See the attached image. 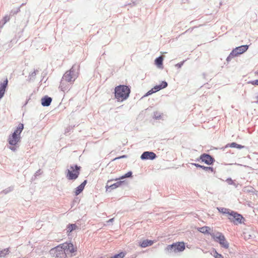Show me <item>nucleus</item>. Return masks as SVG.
I'll return each instance as SVG.
<instances>
[{"label": "nucleus", "instance_id": "nucleus-34", "mask_svg": "<svg viewBox=\"0 0 258 258\" xmlns=\"http://www.w3.org/2000/svg\"><path fill=\"white\" fill-rule=\"evenodd\" d=\"M220 245L225 248H228L229 247V243L228 241L225 239L224 241L222 242L221 243H220Z\"/></svg>", "mask_w": 258, "mask_h": 258}, {"label": "nucleus", "instance_id": "nucleus-38", "mask_svg": "<svg viewBox=\"0 0 258 258\" xmlns=\"http://www.w3.org/2000/svg\"><path fill=\"white\" fill-rule=\"evenodd\" d=\"M248 83L252 85L258 86V79L255 80L249 81V82H248Z\"/></svg>", "mask_w": 258, "mask_h": 258}, {"label": "nucleus", "instance_id": "nucleus-8", "mask_svg": "<svg viewBox=\"0 0 258 258\" xmlns=\"http://www.w3.org/2000/svg\"><path fill=\"white\" fill-rule=\"evenodd\" d=\"M200 159H201V162H204L208 165H212L215 161L214 158L207 153L202 154L200 156Z\"/></svg>", "mask_w": 258, "mask_h": 258}, {"label": "nucleus", "instance_id": "nucleus-29", "mask_svg": "<svg viewBox=\"0 0 258 258\" xmlns=\"http://www.w3.org/2000/svg\"><path fill=\"white\" fill-rule=\"evenodd\" d=\"M218 211L223 214H227L228 215V213H229V212H231V210L225 208H218Z\"/></svg>", "mask_w": 258, "mask_h": 258}, {"label": "nucleus", "instance_id": "nucleus-30", "mask_svg": "<svg viewBox=\"0 0 258 258\" xmlns=\"http://www.w3.org/2000/svg\"><path fill=\"white\" fill-rule=\"evenodd\" d=\"M226 181L229 185H233L235 186V187H237L238 184H236L234 181L231 178L229 177L227 178Z\"/></svg>", "mask_w": 258, "mask_h": 258}, {"label": "nucleus", "instance_id": "nucleus-15", "mask_svg": "<svg viewBox=\"0 0 258 258\" xmlns=\"http://www.w3.org/2000/svg\"><path fill=\"white\" fill-rule=\"evenodd\" d=\"M52 100V99L51 97L47 95H45L44 97H43L41 99V105L44 107H48L50 105Z\"/></svg>", "mask_w": 258, "mask_h": 258}, {"label": "nucleus", "instance_id": "nucleus-27", "mask_svg": "<svg viewBox=\"0 0 258 258\" xmlns=\"http://www.w3.org/2000/svg\"><path fill=\"white\" fill-rule=\"evenodd\" d=\"M84 189V188L82 186L79 185L75 189V195L76 196L79 195L83 191Z\"/></svg>", "mask_w": 258, "mask_h": 258}, {"label": "nucleus", "instance_id": "nucleus-51", "mask_svg": "<svg viewBox=\"0 0 258 258\" xmlns=\"http://www.w3.org/2000/svg\"><path fill=\"white\" fill-rule=\"evenodd\" d=\"M131 258H135V257H131Z\"/></svg>", "mask_w": 258, "mask_h": 258}, {"label": "nucleus", "instance_id": "nucleus-43", "mask_svg": "<svg viewBox=\"0 0 258 258\" xmlns=\"http://www.w3.org/2000/svg\"><path fill=\"white\" fill-rule=\"evenodd\" d=\"M9 149L15 152L17 150V147L16 146H11L9 147Z\"/></svg>", "mask_w": 258, "mask_h": 258}, {"label": "nucleus", "instance_id": "nucleus-19", "mask_svg": "<svg viewBox=\"0 0 258 258\" xmlns=\"http://www.w3.org/2000/svg\"><path fill=\"white\" fill-rule=\"evenodd\" d=\"M210 230L211 228L208 226H203L199 228L198 229V230L202 233L211 235V234H212V233L210 232Z\"/></svg>", "mask_w": 258, "mask_h": 258}, {"label": "nucleus", "instance_id": "nucleus-47", "mask_svg": "<svg viewBox=\"0 0 258 258\" xmlns=\"http://www.w3.org/2000/svg\"><path fill=\"white\" fill-rule=\"evenodd\" d=\"M39 174H40V170H38V171H36V172L35 173V176Z\"/></svg>", "mask_w": 258, "mask_h": 258}, {"label": "nucleus", "instance_id": "nucleus-10", "mask_svg": "<svg viewBox=\"0 0 258 258\" xmlns=\"http://www.w3.org/2000/svg\"><path fill=\"white\" fill-rule=\"evenodd\" d=\"M156 157V154L155 153L151 151H145L142 154L140 157L141 159L142 160H153L155 159Z\"/></svg>", "mask_w": 258, "mask_h": 258}, {"label": "nucleus", "instance_id": "nucleus-32", "mask_svg": "<svg viewBox=\"0 0 258 258\" xmlns=\"http://www.w3.org/2000/svg\"><path fill=\"white\" fill-rule=\"evenodd\" d=\"M234 57H236L235 54L231 51L229 55L227 56L226 58V61L228 62H229L231 59Z\"/></svg>", "mask_w": 258, "mask_h": 258}, {"label": "nucleus", "instance_id": "nucleus-44", "mask_svg": "<svg viewBox=\"0 0 258 258\" xmlns=\"http://www.w3.org/2000/svg\"><path fill=\"white\" fill-rule=\"evenodd\" d=\"M87 183V180H85L84 181L80 184L81 186H82L84 188H85V185H86Z\"/></svg>", "mask_w": 258, "mask_h": 258}, {"label": "nucleus", "instance_id": "nucleus-35", "mask_svg": "<svg viewBox=\"0 0 258 258\" xmlns=\"http://www.w3.org/2000/svg\"><path fill=\"white\" fill-rule=\"evenodd\" d=\"M213 255L215 258H223V256L221 254L218 253L216 250L213 251Z\"/></svg>", "mask_w": 258, "mask_h": 258}, {"label": "nucleus", "instance_id": "nucleus-22", "mask_svg": "<svg viewBox=\"0 0 258 258\" xmlns=\"http://www.w3.org/2000/svg\"><path fill=\"white\" fill-rule=\"evenodd\" d=\"M132 176H133V172H132V171H130L128 172H127V173H126L125 174H124L123 175L120 176L118 178L115 179V180H117L118 179L120 180V179H124L125 178L132 177Z\"/></svg>", "mask_w": 258, "mask_h": 258}, {"label": "nucleus", "instance_id": "nucleus-17", "mask_svg": "<svg viewBox=\"0 0 258 258\" xmlns=\"http://www.w3.org/2000/svg\"><path fill=\"white\" fill-rule=\"evenodd\" d=\"M154 243V241L149 239H146L140 242L139 245L143 248L151 246Z\"/></svg>", "mask_w": 258, "mask_h": 258}, {"label": "nucleus", "instance_id": "nucleus-49", "mask_svg": "<svg viewBox=\"0 0 258 258\" xmlns=\"http://www.w3.org/2000/svg\"><path fill=\"white\" fill-rule=\"evenodd\" d=\"M196 161H201V159H200V157L198 158H197L196 160H195Z\"/></svg>", "mask_w": 258, "mask_h": 258}, {"label": "nucleus", "instance_id": "nucleus-5", "mask_svg": "<svg viewBox=\"0 0 258 258\" xmlns=\"http://www.w3.org/2000/svg\"><path fill=\"white\" fill-rule=\"evenodd\" d=\"M185 248V244L183 242H177L168 245L166 248V250L170 253H177L183 251Z\"/></svg>", "mask_w": 258, "mask_h": 258}, {"label": "nucleus", "instance_id": "nucleus-16", "mask_svg": "<svg viewBox=\"0 0 258 258\" xmlns=\"http://www.w3.org/2000/svg\"><path fill=\"white\" fill-rule=\"evenodd\" d=\"M191 164L197 168H200L204 169L205 171H210L212 172H214V169L212 167L210 166H205L204 165H200L198 163H191Z\"/></svg>", "mask_w": 258, "mask_h": 258}, {"label": "nucleus", "instance_id": "nucleus-13", "mask_svg": "<svg viewBox=\"0 0 258 258\" xmlns=\"http://www.w3.org/2000/svg\"><path fill=\"white\" fill-rule=\"evenodd\" d=\"M211 236L215 241L218 242L219 244L224 241L226 239L224 235L220 232H217L216 235H215L214 233H212V234H211Z\"/></svg>", "mask_w": 258, "mask_h": 258}, {"label": "nucleus", "instance_id": "nucleus-23", "mask_svg": "<svg viewBox=\"0 0 258 258\" xmlns=\"http://www.w3.org/2000/svg\"><path fill=\"white\" fill-rule=\"evenodd\" d=\"M38 72L37 70H34V71L29 74V81H33L35 79V76L36 75L37 73Z\"/></svg>", "mask_w": 258, "mask_h": 258}, {"label": "nucleus", "instance_id": "nucleus-6", "mask_svg": "<svg viewBox=\"0 0 258 258\" xmlns=\"http://www.w3.org/2000/svg\"><path fill=\"white\" fill-rule=\"evenodd\" d=\"M55 251H59V253L56 254V256H58V254H60V252H68L69 251L70 253H74L77 251V250L74 248V245L71 242H66L61 244L60 246H57L55 247Z\"/></svg>", "mask_w": 258, "mask_h": 258}, {"label": "nucleus", "instance_id": "nucleus-14", "mask_svg": "<svg viewBox=\"0 0 258 258\" xmlns=\"http://www.w3.org/2000/svg\"><path fill=\"white\" fill-rule=\"evenodd\" d=\"M8 85V80L7 79H6L3 82L0 83V100L4 96Z\"/></svg>", "mask_w": 258, "mask_h": 258}, {"label": "nucleus", "instance_id": "nucleus-33", "mask_svg": "<svg viewBox=\"0 0 258 258\" xmlns=\"http://www.w3.org/2000/svg\"><path fill=\"white\" fill-rule=\"evenodd\" d=\"M158 85L160 87V88L162 90L163 89H164V88H166L168 86V83H167V82L166 81H163Z\"/></svg>", "mask_w": 258, "mask_h": 258}, {"label": "nucleus", "instance_id": "nucleus-40", "mask_svg": "<svg viewBox=\"0 0 258 258\" xmlns=\"http://www.w3.org/2000/svg\"><path fill=\"white\" fill-rule=\"evenodd\" d=\"M155 92H154L153 91V89L152 88L151 90H150L149 91H148L146 94L144 96V97H147L151 94H152L153 93H154Z\"/></svg>", "mask_w": 258, "mask_h": 258}, {"label": "nucleus", "instance_id": "nucleus-39", "mask_svg": "<svg viewBox=\"0 0 258 258\" xmlns=\"http://www.w3.org/2000/svg\"><path fill=\"white\" fill-rule=\"evenodd\" d=\"M153 91L155 93L161 90V88H160V87L158 85H156L155 86H154L153 88Z\"/></svg>", "mask_w": 258, "mask_h": 258}, {"label": "nucleus", "instance_id": "nucleus-4", "mask_svg": "<svg viewBox=\"0 0 258 258\" xmlns=\"http://www.w3.org/2000/svg\"><path fill=\"white\" fill-rule=\"evenodd\" d=\"M81 167L75 164L70 166V169H67L66 171V176L68 180H75L77 179L80 173Z\"/></svg>", "mask_w": 258, "mask_h": 258}, {"label": "nucleus", "instance_id": "nucleus-18", "mask_svg": "<svg viewBox=\"0 0 258 258\" xmlns=\"http://www.w3.org/2000/svg\"><path fill=\"white\" fill-rule=\"evenodd\" d=\"M163 57L161 56H159L156 58L155 59V64L157 66L158 68H163Z\"/></svg>", "mask_w": 258, "mask_h": 258}, {"label": "nucleus", "instance_id": "nucleus-37", "mask_svg": "<svg viewBox=\"0 0 258 258\" xmlns=\"http://www.w3.org/2000/svg\"><path fill=\"white\" fill-rule=\"evenodd\" d=\"M244 191H246L248 193H254V188L252 187L249 188L244 187Z\"/></svg>", "mask_w": 258, "mask_h": 258}, {"label": "nucleus", "instance_id": "nucleus-24", "mask_svg": "<svg viewBox=\"0 0 258 258\" xmlns=\"http://www.w3.org/2000/svg\"><path fill=\"white\" fill-rule=\"evenodd\" d=\"M14 189V186L13 185L10 186L9 187L3 190L1 194H3L4 195H7L9 192L12 191Z\"/></svg>", "mask_w": 258, "mask_h": 258}, {"label": "nucleus", "instance_id": "nucleus-21", "mask_svg": "<svg viewBox=\"0 0 258 258\" xmlns=\"http://www.w3.org/2000/svg\"><path fill=\"white\" fill-rule=\"evenodd\" d=\"M231 147V148H237L239 149H241L245 148L244 146H242L241 145L238 144L235 142H232L231 143L228 144L226 146V147Z\"/></svg>", "mask_w": 258, "mask_h": 258}, {"label": "nucleus", "instance_id": "nucleus-20", "mask_svg": "<svg viewBox=\"0 0 258 258\" xmlns=\"http://www.w3.org/2000/svg\"><path fill=\"white\" fill-rule=\"evenodd\" d=\"M76 229H79V227L76 224H69L67 226V232L71 233Z\"/></svg>", "mask_w": 258, "mask_h": 258}, {"label": "nucleus", "instance_id": "nucleus-45", "mask_svg": "<svg viewBox=\"0 0 258 258\" xmlns=\"http://www.w3.org/2000/svg\"><path fill=\"white\" fill-rule=\"evenodd\" d=\"M87 183V180H85L84 181L80 184L81 186H82L84 188H85V185H86Z\"/></svg>", "mask_w": 258, "mask_h": 258}, {"label": "nucleus", "instance_id": "nucleus-7", "mask_svg": "<svg viewBox=\"0 0 258 258\" xmlns=\"http://www.w3.org/2000/svg\"><path fill=\"white\" fill-rule=\"evenodd\" d=\"M228 215L231 217V218H229L230 221L235 225L242 224L244 223L245 221V219L242 215L238 213L237 212L231 210V212H229V213H228Z\"/></svg>", "mask_w": 258, "mask_h": 258}, {"label": "nucleus", "instance_id": "nucleus-11", "mask_svg": "<svg viewBox=\"0 0 258 258\" xmlns=\"http://www.w3.org/2000/svg\"><path fill=\"white\" fill-rule=\"evenodd\" d=\"M249 47L248 45H243L234 48L232 51L235 54L236 56L241 54L247 51Z\"/></svg>", "mask_w": 258, "mask_h": 258}, {"label": "nucleus", "instance_id": "nucleus-3", "mask_svg": "<svg viewBox=\"0 0 258 258\" xmlns=\"http://www.w3.org/2000/svg\"><path fill=\"white\" fill-rule=\"evenodd\" d=\"M79 69V65L76 64H74L69 71L65 73L61 80H64L65 81L73 83L78 76Z\"/></svg>", "mask_w": 258, "mask_h": 258}, {"label": "nucleus", "instance_id": "nucleus-42", "mask_svg": "<svg viewBox=\"0 0 258 258\" xmlns=\"http://www.w3.org/2000/svg\"><path fill=\"white\" fill-rule=\"evenodd\" d=\"M127 157V156L126 155H123L115 158L114 159V160H116L122 159V158H126Z\"/></svg>", "mask_w": 258, "mask_h": 258}, {"label": "nucleus", "instance_id": "nucleus-50", "mask_svg": "<svg viewBox=\"0 0 258 258\" xmlns=\"http://www.w3.org/2000/svg\"><path fill=\"white\" fill-rule=\"evenodd\" d=\"M256 99H257V101H256L255 102L256 103V104H258V96L256 97Z\"/></svg>", "mask_w": 258, "mask_h": 258}, {"label": "nucleus", "instance_id": "nucleus-48", "mask_svg": "<svg viewBox=\"0 0 258 258\" xmlns=\"http://www.w3.org/2000/svg\"><path fill=\"white\" fill-rule=\"evenodd\" d=\"M71 130V127H69V128H67L66 131H65V134H67V133L69 132L70 131V130Z\"/></svg>", "mask_w": 258, "mask_h": 258}, {"label": "nucleus", "instance_id": "nucleus-31", "mask_svg": "<svg viewBox=\"0 0 258 258\" xmlns=\"http://www.w3.org/2000/svg\"><path fill=\"white\" fill-rule=\"evenodd\" d=\"M20 11V7L17 8L16 9H13L11 10L10 15L11 16H13L15 14H17Z\"/></svg>", "mask_w": 258, "mask_h": 258}, {"label": "nucleus", "instance_id": "nucleus-46", "mask_svg": "<svg viewBox=\"0 0 258 258\" xmlns=\"http://www.w3.org/2000/svg\"><path fill=\"white\" fill-rule=\"evenodd\" d=\"M114 220V218L110 219L108 221H107V223L109 224V223L112 222Z\"/></svg>", "mask_w": 258, "mask_h": 258}, {"label": "nucleus", "instance_id": "nucleus-2", "mask_svg": "<svg viewBox=\"0 0 258 258\" xmlns=\"http://www.w3.org/2000/svg\"><path fill=\"white\" fill-rule=\"evenodd\" d=\"M24 129V124L20 123L14 130V132L11 134L8 138V142L11 146H16L18 143L21 141V134Z\"/></svg>", "mask_w": 258, "mask_h": 258}, {"label": "nucleus", "instance_id": "nucleus-36", "mask_svg": "<svg viewBox=\"0 0 258 258\" xmlns=\"http://www.w3.org/2000/svg\"><path fill=\"white\" fill-rule=\"evenodd\" d=\"M153 118L155 119H161V114L158 113V112H154V116H153Z\"/></svg>", "mask_w": 258, "mask_h": 258}, {"label": "nucleus", "instance_id": "nucleus-28", "mask_svg": "<svg viewBox=\"0 0 258 258\" xmlns=\"http://www.w3.org/2000/svg\"><path fill=\"white\" fill-rule=\"evenodd\" d=\"M126 254V253L123 251H121L119 253L115 254L114 255L111 256L110 258H123Z\"/></svg>", "mask_w": 258, "mask_h": 258}, {"label": "nucleus", "instance_id": "nucleus-25", "mask_svg": "<svg viewBox=\"0 0 258 258\" xmlns=\"http://www.w3.org/2000/svg\"><path fill=\"white\" fill-rule=\"evenodd\" d=\"M10 20V17L8 16H5L3 20L0 21V28H2L3 26Z\"/></svg>", "mask_w": 258, "mask_h": 258}, {"label": "nucleus", "instance_id": "nucleus-12", "mask_svg": "<svg viewBox=\"0 0 258 258\" xmlns=\"http://www.w3.org/2000/svg\"><path fill=\"white\" fill-rule=\"evenodd\" d=\"M72 83L65 81L64 80H61L59 88L63 92L67 91L70 90Z\"/></svg>", "mask_w": 258, "mask_h": 258}, {"label": "nucleus", "instance_id": "nucleus-1", "mask_svg": "<svg viewBox=\"0 0 258 258\" xmlns=\"http://www.w3.org/2000/svg\"><path fill=\"white\" fill-rule=\"evenodd\" d=\"M131 93V87L126 85H119L114 88V97L117 101L126 100Z\"/></svg>", "mask_w": 258, "mask_h": 258}, {"label": "nucleus", "instance_id": "nucleus-41", "mask_svg": "<svg viewBox=\"0 0 258 258\" xmlns=\"http://www.w3.org/2000/svg\"><path fill=\"white\" fill-rule=\"evenodd\" d=\"M185 61V60H184L182 61L177 63V64H175V67H177V68H181V67L183 66Z\"/></svg>", "mask_w": 258, "mask_h": 258}, {"label": "nucleus", "instance_id": "nucleus-9", "mask_svg": "<svg viewBox=\"0 0 258 258\" xmlns=\"http://www.w3.org/2000/svg\"><path fill=\"white\" fill-rule=\"evenodd\" d=\"M112 180H108L107 184L105 187L106 191L110 192L112 190L114 189L117 187H118L122 185L126 184V183L125 180H119L117 181L116 182L113 184L109 185V183Z\"/></svg>", "mask_w": 258, "mask_h": 258}, {"label": "nucleus", "instance_id": "nucleus-26", "mask_svg": "<svg viewBox=\"0 0 258 258\" xmlns=\"http://www.w3.org/2000/svg\"><path fill=\"white\" fill-rule=\"evenodd\" d=\"M10 252L9 248H5L0 251V257H5L7 254Z\"/></svg>", "mask_w": 258, "mask_h": 258}]
</instances>
